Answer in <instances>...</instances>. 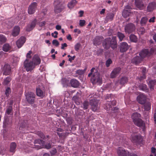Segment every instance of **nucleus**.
<instances>
[{"instance_id":"nucleus-39","label":"nucleus","mask_w":156,"mask_h":156,"mask_svg":"<svg viewBox=\"0 0 156 156\" xmlns=\"http://www.w3.org/2000/svg\"><path fill=\"white\" fill-rule=\"evenodd\" d=\"M155 82L154 80H151L149 81V83L148 84L151 90L154 89V87L155 84Z\"/></svg>"},{"instance_id":"nucleus-45","label":"nucleus","mask_w":156,"mask_h":156,"mask_svg":"<svg viewBox=\"0 0 156 156\" xmlns=\"http://www.w3.org/2000/svg\"><path fill=\"white\" fill-rule=\"evenodd\" d=\"M11 80L10 76H8L4 79V84L5 85H8Z\"/></svg>"},{"instance_id":"nucleus-63","label":"nucleus","mask_w":156,"mask_h":156,"mask_svg":"<svg viewBox=\"0 0 156 156\" xmlns=\"http://www.w3.org/2000/svg\"><path fill=\"white\" fill-rule=\"evenodd\" d=\"M46 23V22L45 21H42L40 23L39 25L41 27H42L44 26Z\"/></svg>"},{"instance_id":"nucleus-41","label":"nucleus","mask_w":156,"mask_h":156,"mask_svg":"<svg viewBox=\"0 0 156 156\" xmlns=\"http://www.w3.org/2000/svg\"><path fill=\"white\" fill-rule=\"evenodd\" d=\"M6 37L3 35L0 34V44H2L6 42Z\"/></svg>"},{"instance_id":"nucleus-20","label":"nucleus","mask_w":156,"mask_h":156,"mask_svg":"<svg viewBox=\"0 0 156 156\" xmlns=\"http://www.w3.org/2000/svg\"><path fill=\"white\" fill-rule=\"evenodd\" d=\"M146 100V97L144 94H140L137 97V100L138 102L141 104H144L145 103Z\"/></svg>"},{"instance_id":"nucleus-48","label":"nucleus","mask_w":156,"mask_h":156,"mask_svg":"<svg viewBox=\"0 0 156 156\" xmlns=\"http://www.w3.org/2000/svg\"><path fill=\"white\" fill-rule=\"evenodd\" d=\"M11 91V88L10 87H8L6 89L5 94L6 96H8Z\"/></svg>"},{"instance_id":"nucleus-35","label":"nucleus","mask_w":156,"mask_h":156,"mask_svg":"<svg viewBox=\"0 0 156 156\" xmlns=\"http://www.w3.org/2000/svg\"><path fill=\"white\" fill-rule=\"evenodd\" d=\"M144 108L146 111H148L151 108V104L149 102H147L144 104Z\"/></svg>"},{"instance_id":"nucleus-59","label":"nucleus","mask_w":156,"mask_h":156,"mask_svg":"<svg viewBox=\"0 0 156 156\" xmlns=\"http://www.w3.org/2000/svg\"><path fill=\"white\" fill-rule=\"evenodd\" d=\"M54 3L55 6L59 4H62L61 3V0H55Z\"/></svg>"},{"instance_id":"nucleus-33","label":"nucleus","mask_w":156,"mask_h":156,"mask_svg":"<svg viewBox=\"0 0 156 156\" xmlns=\"http://www.w3.org/2000/svg\"><path fill=\"white\" fill-rule=\"evenodd\" d=\"M16 147V144L15 142L12 143L10 145V151L12 152H15V149Z\"/></svg>"},{"instance_id":"nucleus-32","label":"nucleus","mask_w":156,"mask_h":156,"mask_svg":"<svg viewBox=\"0 0 156 156\" xmlns=\"http://www.w3.org/2000/svg\"><path fill=\"white\" fill-rule=\"evenodd\" d=\"M77 3L76 0H72L68 4V7L71 9L73 8Z\"/></svg>"},{"instance_id":"nucleus-1","label":"nucleus","mask_w":156,"mask_h":156,"mask_svg":"<svg viewBox=\"0 0 156 156\" xmlns=\"http://www.w3.org/2000/svg\"><path fill=\"white\" fill-rule=\"evenodd\" d=\"M155 50V49L154 48H151L150 51L148 49L143 50L139 53V56H136L132 59V63L136 65L138 64L141 62L145 57L149 56L153 54Z\"/></svg>"},{"instance_id":"nucleus-4","label":"nucleus","mask_w":156,"mask_h":156,"mask_svg":"<svg viewBox=\"0 0 156 156\" xmlns=\"http://www.w3.org/2000/svg\"><path fill=\"white\" fill-rule=\"evenodd\" d=\"M116 104V101L115 100H113L112 101H107L106 103V106L105 109L107 111L111 110L113 111V112H115V111H117L118 109V108L116 107H112V106H114Z\"/></svg>"},{"instance_id":"nucleus-16","label":"nucleus","mask_w":156,"mask_h":156,"mask_svg":"<svg viewBox=\"0 0 156 156\" xmlns=\"http://www.w3.org/2000/svg\"><path fill=\"white\" fill-rule=\"evenodd\" d=\"M117 152L119 156H127L129 154L127 151L121 147H119L117 150Z\"/></svg>"},{"instance_id":"nucleus-17","label":"nucleus","mask_w":156,"mask_h":156,"mask_svg":"<svg viewBox=\"0 0 156 156\" xmlns=\"http://www.w3.org/2000/svg\"><path fill=\"white\" fill-rule=\"evenodd\" d=\"M37 20L34 19L31 23L27 26L26 27V30L27 31H30L32 30L35 27L36 23Z\"/></svg>"},{"instance_id":"nucleus-42","label":"nucleus","mask_w":156,"mask_h":156,"mask_svg":"<svg viewBox=\"0 0 156 156\" xmlns=\"http://www.w3.org/2000/svg\"><path fill=\"white\" fill-rule=\"evenodd\" d=\"M117 36L119 39L120 41H122L125 37V36L124 34L118 32L117 34Z\"/></svg>"},{"instance_id":"nucleus-49","label":"nucleus","mask_w":156,"mask_h":156,"mask_svg":"<svg viewBox=\"0 0 156 156\" xmlns=\"http://www.w3.org/2000/svg\"><path fill=\"white\" fill-rule=\"evenodd\" d=\"M112 63V61L110 58L108 59L106 62V66L107 67H109L110 65Z\"/></svg>"},{"instance_id":"nucleus-50","label":"nucleus","mask_w":156,"mask_h":156,"mask_svg":"<svg viewBox=\"0 0 156 156\" xmlns=\"http://www.w3.org/2000/svg\"><path fill=\"white\" fill-rule=\"evenodd\" d=\"M66 121L67 123L70 125H71L73 123V119L71 117H69L67 118Z\"/></svg>"},{"instance_id":"nucleus-6","label":"nucleus","mask_w":156,"mask_h":156,"mask_svg":"<svg viewBox=\"0 0 156 156\" xmlns=\"http://www.w3.org/2000/svg\"><path fill=\"white\" fill-rule=\"evenodd\" d=\"M135 29V25L133 23H129L125 26L124 30L126 33L129 34L134 31Z\"/></svg>"},{"instance_id":"nucleus-64","label":"nucleus","mask_w":156,"mask_h":156,"mask_svg":"<svg viewBox=\"0 0 156 156\" xmlns=\"http://www.w3.org/2000/svg\"><path fill=\"white\" fill-rule=\"evenodd\" d=\"M153 117L154 122L156 124V110L155 111V112L154 114Z\"/></svg>"},{"instance_id":"nucleus-52","label":"nucleus","mask_w":156,"mask_h":156,"mask_svg":"<svg viewBox=\"0 0 156 156\" xmlns=\"http://www.w3.org/2000/svg\"><path fill=\"white\" fill-rule=\"evenodd\" d=\"M81 46V44L80 43H77L74 47L76 51H78L80 49Z\"/></svg>"},{"instance_id":"nucleus-26","label":"nucleus","mask_w":156,"mask_h":156,"mask_svg":"<svg viewBox=\"0 0 156 156\" xmlns=\"http://www.w3.org/2000/svg\"><path fill=\"white\" fill-rule=\"evenodd\" d=\"M20 30V28L19 26H16L12 31V34L14 36H17L19 34Z\"/></svg>"},{"instance_id":"nucleus-61","label":"nucleus","mask_w":156,"mask_h":156,"mask_svg":"<svg viewBox=\"0 0 156 156\" xmlns=\"http://www.w3.org/2000/svg\"><path fill=\"white\" fill-rule=\"evenodd\" d=\"M19 60V58L17 57H14L13 58V62H14L16 63Z\"/></svg>"},{"instance_id":"nucleus-15","label":"nucleus","mask_w":156,"mask_h":156,"mask_svg":"<svg viewBox=\"0 0 156 156\" xmlns=\"http://www.w3.org/2000/svg\"><path fill=\"white\" fill-rule=\"evenodd\" d=\"M142 140L141 136L140 135H135L132 136V141L133 142L139 144L142 142Z\"/></svg>"},{"instance_id":"nucleus-10","label":"nucleus","mask_w":156,"mask_h":156,"mask_svg":"<svg viewBox=\"0 0 156 156\" xmlns=\"http://www.w3.org/2000/svg\"><path fill=\"white\" fill-rule=\"evenodd\" d=\"M3 74L5 75H10L11 73L10 66L8 64H5L2 68Z\"/></svg>"},{"instance_id":"nucleus-2","label":"nucleus","mask_w":156,"mask_h":156,"mask_svg":"<svg viewBox=\"0 0 156 156\" xmlns=\"http://www.w3.org/2000/svg\"><path fill=\"white\" fill-rule=\"evenodd\" d=\"M102 44L104 48L106 49L109 48L110 47L113 49L116 48L117 45L116 37L113 36L112 39L110 38H107L103 43Z\"/></svg>"},{"instance_id":"nucleus-43","label":"nucleus","mask_w":156,"mask_h":156,"mask_svg":"<svg viewBox=\"0 0 156 156\" xmlns=\"http://www.w3.org/2000/svg\"><path fill=\"white\" fill-rule=\"evenodd\" d=\"M129 39L131 41L136 42L137 41V37L134 34H131L129 36Z\"/></svg>"},{"instance_id":"nucleus-55","label":"nucleus","mask_w":156,"mask_h":156,"mask_svg":"<svg viewBox=\"0 0 156 156\" xmlns=\"http://www.w3.org/2000/svg\"><path fill=\"white\" fill-rule=\"evenodd\" d=\"M95 70H97L95 69V68H93L90 70V73L88 75V77H90L92 74L93 75L94 73L95 72Z\"/></svg>"},{"instance_id":"nucleus-8","label":"nucleus","mask_w":156,"mask_h":156,"mask_svg":"<svg viewBox=\"0 0 156 156\" xmlns=\"http://www.w3.org/2000/svg\"><path fill=\"white\" fill-rule=\"evenodd\" d=\"M24 66L26 70L28 72L32 70L35 67L32 62H28V60L26 59L24 63Z\"/></svg>"},{"instance_id":"nucleus-13","label":"nucleus","mask_w":156,"mask_h":156,"mask_svg":"<svg viewBox=\"0 0 156 156\" xmlns=\"http://www.w3.org/2000/svg\"><path fill=\"white\" fill-rule=\"evenodd\" d=\"M37 6V3L36 2H34L32 3L29 6L28 12L30 14H34L36 9Z\"/></svg>"},{"instance_id":"nucleus-46","label":"nucleus","mask_w":156,"mask_h":156,"mask_svg":"<svg viewBox=\"0 0 156 156\" xmlns=\"http://www.w3.org/2000/svg\"><path fill=\"white\" fill-rule=\"evenodd\" d=\"M148 20V19L146 17H143L141 20L140 23L142 25H144L146 23Z\"/></svg>"},{"instance_id":"nucleus-22","label":"nucleus","mask_w":156,"mask_h":156,"mask_svg":"<svg viewBox=\"0 0 156 156\" xmlns=\"http://www.w3.org/2000/svg\"><path fill=\"white\" fill-rule=\"evenodd\" d=\"M135 5L137 8L140 10L143 9L144 7V5L142 0H135Z\"/></svg>"},{"instance_id":"nucleus-11","label":"nucleus","mask_w":156,"mask_h":156,"mask_svg":"<svg viewBox=\"0 0 156 156\" xmlns=\"http://www.w3.org/2000/svg\"><path fill=\"white\" fill-rule=\"evenodd\" d=\"M129 46L126 42L121 43L119 45V48L120 52L123 53L126 52L129 49Z\"/></svg>"},{"instance_id":"nucleus-51","label":"nucleus","mask_w":156,"mask_h":156,"mask_svg":"<svg viewBox=\"0 0 156 156\" xmlns=\"http://www.w3.org/2000/svg\"><path fill=\"white\" fill-rule=\"evenodd\" d=\"M52 44L56 47H58L59 44V42L57 40H54L52 42Z\"/></svg>"},{"instance_id":"nucleus-21","label":"nucleus","mask_w":156,"mask_h":156,"mask_svg":"<svg viewBox=\"0 0 156 156\" xmlns=\"http://www.w3.org/2000/svg\"><path fill=\"white\" fill-rule=\"evenodd\" d=\"M104 39L103 37L101 36H97L93 40L94 44L95 45L100 44Z\"/></svg>"},{"instance_id":"nucleus-60","label":"nucleus","mask_w":156,"mask_h":156,"mask_svg":"<svg viewBox=\"0 0 156 156\" xmlns=\"http://www.w3.org/2000/svg\"><path fill=\"white\" fill-rule=\"evenodd\" d=\"M44 147L45 148L49 149L51 148V145L50 144L48 143L46 144Z\"/></svg>"},{"instance_id":"nucleus-57","label":"nucleus","mask_w":156,"mask_h":156,"mask_svg":"<svg viewBox=\"0 0 156 156\" xmlns=\"http://www.w3.org/2000/svg\"><path fill=\"white\" fill-rule=\"evenodd\" d=\"M51 34L52 36L54 37V38H56L58 37V32L56 31H55L54 33H52Z\"/></svg>"},{"instance_id":"nucleus-47","label":"nucleus","mask_w":156,"mask_h":156,"mask_svg":"<svg viewBox=\"0 0 156 156\" xmlns=\"http://www.w3.org/2000/svg\"><path fill=\"white\" fill-rule=\"evenodd\" d=\"M37 134L41 138L43 139H44L45 138V136L43 132L38 131L37 132Z\"/></svg>"},{"instance_id":"nucleus-36","label":"nucleus","mask_w":156,"mask_h":156,"mask_svg":"<svg viewBox=\"0 0 156 156\" xmlns=\"http://www.w3.org/2000/svg\"><path fill=\"white\" fill-rule=\"evenodd\" d=\"M2 48L4 51L7 52L11 49V47L9 44L6 43L3 45Z\"/></svg>"},{"instance_id":"nucleus-34","label":"nucleus","mask_w":156,"mask_h":156,"mask_svg":"<svg viewBox=\"0 0 156 156\" xmlns=\"http://www.w3.org/2000/svg\"><path fill=\"white\" fill-rule=\"evenodd\" d=\"M27 122V121L26 120L24 121L23 123H22L20 127V129L21 130H23L24 129H27L28 127Z\"/></svg>"},{"instance_id":"nucleus-5","label":"nucleus","mask_w":156,"mask_h":156,"mask_svg":"<svg viewBox=\"0 0 156 156\" xmlns=\"http://www.w3.org/2000/svg\"><path fill=\"white\" fill-rule=\"evenodd\" d=\"M26 99L27 102L30 104H33L35 101V95L33 92H28L25 94Z\"/></svg>"},{"instance_id":"nucleus-54","label":"nucleus","mask_w":156,"mask_h":156,"mask_svg":"<svg viewBox=\"0 0 156 156\" xmlns=\"http://www.w3.org/2000/svg\"><path fill=\"white\" fill-rule=\"evenodd\" d=\"M51 155H54L57 153V150L55 148H52L50 151Z\"/></svg>"},{"instance_id":"nucleus-3","label":"nucleus","mask_w":156,"mask_h":156,"mask_svg":"<svg viewBox=\"0 0 156 156\" xmlns=\"http://www.w3.org/2000/svg\"><path fill=\"white\" fill-rule=\"evenodd\" d=\"M91 81L93 84L97 83L99 84L101 83L102 78L97 70H95V72L94 73L91 78Z\"/></svg>"},{"instance_id":"nucleus-38","label":"nucleus","mask_w":156,"mask_h":156,"mask_svg":"<svg viewBox=\"0 0 156 156\" xmlns=\"http://www.w3.org/2000/svg\"><path fill=\"white\" fill-rule=\"evenodd\" d=\"M73 101L77 105H79L80 103V100L79 98L77 96H74L72 98Z\"/></svg>"},{"instance_id":"nucleus-31","label":"nucleus","mask_w":156,"mask_h":156,"mask_svg":"<svg viewBox=\"0 0 156 156\" xmlns=\"http://www.w3.org/2000/svg\"><path fill=\"white\" fill-rule=\"evenodd\" d=\"M140 117V114L137 113L135 112L132 115V117L133 120V122H134L135 121L139 119V118Z\"/></svg>"},{"instance_id":"nucleus-30","label":"nucleus","mask_w":156,"mask_h":156,"mask_svg":"<svg viewBox=\"0 0 156 156\" xmlns=\"http://www.w3.org/2000/svg\"><path fill=\"white\" fill-rule=\"evenodd\" d=\"M128 79L127 77L124 76L122 77L119 80V83L121 85H124L128 82Z\"/></svg>"},{"instance_id":"nucleus-18","label":"nucleus","mask_w":156,"mask_h":156,"mask_svg":"<svg viewBox=\"0 0 156 156\" xmlns=\"http://www.w3.org/2000/svg\"><path fill=\"white\" fill-rule=\"evenodd\" d=\"M26 38L25 37H21L16 42V44L17 47L20 48L25 43Z\"/></svg>"},{"instance_id":"nucleus-58","label":"nucleus","mask_w":156,"mask_h":156,"mask_svg":"<svg viewBox=\"0 0 156 156\" xmlns=\"http://www.w3.org/2000/svg\"><path fill=\"white\" fill-rule=\"evenodd\" d=\"M32 53V51H29L28 53H27L26 55V57L27 58H31V54Z\"/></svg>"},{"instance_id":"nucleus-40","label":"nucleus","mask_w":156,"mask_h":156,"mask_svg":"<svg viewBox=\"0 0 156 156\" xmlns=\"http://www.w3.org/2000/svg\"><path fill=\"white\" fill-rule=\"evenodd\" d=\"M130 13L129 10L124 9L122 12V15L124 17L126 18L129 15Z\"/></svg>"},{"instance_id":"nucleus-12","label":"nucleus","mask_w":156,"mask_h":156,"mask_svg":"<svg viewBox=\"0 0 156 156\" xmlns=\"http://www.w3.org/2000/svg\"><path fill=\"white\" fill-rule=\"evenodd\" d=\"M44 87L42 86H38L36 88V92L37 95L38 96L42 98L44 96V92L43 91Z\"/></svg>"},{"instance_id":"nucleus-56","label":"nucleus","mask_w":156,"mask_h":156,"mask_svg":"<svg viewBox=\"0 0 156 156\" xmlns=\"http://www.w3.org/2000/svg\"><path fill=\"white\" fill-rule=\"evenodd\" d=\"M85 21L84 20H80V26L81 27L83 26L85 23Z\"/></svg>"},{"instance_id":"nucleus-37","label":"nucleus","mask_w":156,"mask_h":156,"mask_svg":"<svg viewBox=\"0 0 156 156\" xmlns=\"http://www.w3.org/2000/svg\"><path fill=\"white\" fill-rule=\"evenodd\" d=\"M142 71L143 73V76H141L140 78H139V79L141 81L143 79L146 78V76L145 75V73L146 71V69L145 67H143L142 68Z\"/></svg>"},{"instance_id":"nucleus-29","label":"nucleus","mask_w":156,"mask_h":156,"mask_svg":"<svg viewBox=\"0 0 156 156\" xmlns=\"http://www.w3.org/2000/svg\"><path fill=\"white\" fill-rule=\"evenodd\" d=\"M114 14L112 13H110L107 14L105 20L107 21H112L113 20Z\"/></svg>"},{"instance_id":"nucleus-53","label":"nucleus","mask_w":156,"mask_h":156,"mask_svg":"<svg viewBox=\"0 0 156 156\" xmlns=\"http://www.w3.org/2000/svg\"><path fill=\"white\" fill-rule=\"evenodd\" d=\"M139 32L141 34H143L145 32V29L143 27H141L139 29Z\"/></svg>"},{"instance_id":"nucleus-14","label":"nucleus","mask_w":156,"mask_h":156,"mask_svg":"<svg viewBox=\"0 0 156 156\" xmlns=\"http://www.w3.org/2000/svg\"><path fill=\"white\" fill-rule=\"evenodd\" d=\"M121 70V69L120 67H117L114 69L111 73V78H113L116 77L120 73Z\"/></svg>"},{"instance_id":"nucleus-27","label":"nucleus","mask_w":156,"mask_h":156,"mask_svg":"<svg viewBox=\"0 0 156 156\" xmlns=\"http://www.w3.org/2000/svg\"><path fill=\"white\" fill-rule=\"evenodd\" d=\"M12 114V106L11 105L7 106L5 112V116H6L7 115H11Z\"/></svg>"},{"instance_id":"nucleus-28","label":"nucleus","mask_w":156,"mask_h":156,"mask_svg":"<svg viewBox=\"0 0 156 156\" xmlns=\"http://www.w3.org/2000/svg\"><path fill=\"white\" fill-rule=\"evenodd\" d=\"M70 84L71 86L73 87H77L79 85V81L75 79H72L70 81Z\"/></svg>"},{"instance_id":"nucleus-7","label":"nucleus","mask_w":156,"mask_h":156,"mask_svg":"<svg viewBox=\"0 0 156 156\" xmlns=\"http://www.w3.org/2000/svg\"><path fill=\"white\" fill-rule=\"evenodd\" d=\"M34 143V145L32 147L38 150L43 147L44 145V141L42 140L38 139L36 140Z\"/></svg>"},{"instance_id":"nucleus-62","label":"nucleus","mask_w":156,"mask_h":156,"mask_svg":"<svg viewBox=\"0 0 156 156\" xmlns=\"http://www.w3.org/2000/svg\"><path fill=\"white\" fill-rule=\"evenodd\" d=\"M62 47H61V49H64L65 47H66L67 46V45L66 43H64V44H62Z\"/></svg>"},{"instance_id":"nucleus-24","label":"nucleus","mask_w":156,"mask_h":156,"mask_svg":"<svg viewBox=\"0 0 156 156\" xmlns=\"http://www.w3.org/2000/svg\"><path fill=\"white\" fill-rule=\"evenodd\" d=\"M133 122L134 124L137 126L142 127L143 129L144 130L145 128V124L144 122L141 119H137Z\"/></svg>"},{"instance_id":"nucleus-23","label":"nucleus","mask_w":156,"mask_h":156,"mask_svg":"<svg viewBox=\"0 0 156 156\" xmlns=\"http://www.w3.org/2000/svg\"><path fill=\"white\" fill-rule=\"evenodd\" d=\"M156 8V3L154 2H152L149 4L147 7V10L148 12L153 11Z\"/></svg>"},{"instance_id":"nucleus-44","label":"nucleus","mask_w":156,"mask_h":156,"mask_svg":"<svg viewBox=\"0 0 156 156\" xmlns=\"http://www.w3.org/2000/svg\"><path fill=\"white\" fill-rule=\"evenodd\" d=\"M89 106V102L87 101H85L83 103V105L81 106L84 110L87 109Z\"/></svg>"},{"instance_id":"nucleus-25","label":"nucleus","mask_w":156,"mask_h":156,"mask_svg":"<svg viewBox=\"0 0 156 156\" xmlns=\"http://www.w3.org/2000/svg\"><path fill=\"white\" fill-rule=\"evenodd\" d=\"M64 6L63 4L56 5L55 7V12L56 13H60L64 9Z\"/></svg>"},{"instance_id":"nucleus-19","label":"nucleus","mask_w":156,"mask_h":156,"mask_svg":"<svg viewBox=\"0 0 156 156\" xmlns=\"http://www.w3.org/2000/svg\"><path fill=\"white\" fill-rule=\"evenodd\" d=\"M34 65L35 66L38 65L40 64L41 62V60L37 55H35L33 56L32 58V61Z\"/></svg>"},{"instance_id":"nucleus-9","label":"nucleus","mask_w":156,"mask_h":156,"mask_svg":"<svg viewBox=\"0 0 156 156\" xmlns=\"http://www.w3.org/2000/svg\"><path fill=\"white\" fill-rule=\"evenodd\" d=\"M90 103L92 111L94 112L97 111L99 108L97 100L95 99H91L90 100Z\"/></svg>"}]
</instances>
